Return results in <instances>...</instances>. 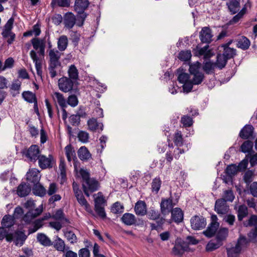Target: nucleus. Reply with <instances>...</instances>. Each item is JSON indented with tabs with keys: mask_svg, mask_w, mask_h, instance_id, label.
<instances>
[{
	"mask_svg": "<svg viewBox=\"0 0 257 257\" xmlns=\"http://www.w3.org/2000/svg\"><path fill=\"white\" fill-rule=\"evenodd\" d=\"M190 223L192 228L196 230L204 228L206 225L205 218L198 215H195L191 218Z\"/></svg>",
	"mask_w": 257,
	"mask_h": 257,
	"instance_id": "1a4fd4ad",
	"label": "nucleus"
},
{
	"mask_svg": "<svg viewBox=\"0 0 257 257\" xmlns=\"http://www.w3.org/2000/svg\"><path fill=\"white\" fill-rule=\"evenodd\" d=\"M123 206L119 202L113 203L111 207V211L115 214L122 213L123 211Z\"/></svg>",
	"mask_w": 257,
	"mask_h": 257,
	"instance_id": "603ef678",
	"label": "nucleus"
},
{
	"mask_svg": "<svg viewBox=\"0 0 257 257\" xmlns=\"http://www.w3.org/2000/svg\"><path fill=\"white\" fill-rule=\"evenodd\" d=\"M147 216L150 220L160 219V214L158 210L155 209L154 208H150L149 211L147 212Z\"/></svg>",
	"mask_w": 257,
	"mask_h": 257,
	"instance_id": "79ce46f5",
	"label": "nucleus"
},
{
	"mask_svg": "<svg viewBox=\"0 0 257 257\" xmlns=\"http://www.w3.org/2000/svg\"><path fill=\"white\" fill-rule=\"evenodd\" d=\"M52 218L55 220L61 221L63 224H68L69 223V220L65 217L62 209L57 210L55 213L52 215Z\"/></svg>",
	"mask_w": 257,
	"mask_h": 257,
	"instance_id": "bb28decb",
	"label": "nucleus"
},
{
	"mask_svg": "<svg viewBox=\"0 0 257 257\" xmlns=\"http://www.w3.org/2000/svg\"><path fill=\"white\" fill-rule=\"evenodd\" d=\"M60 52L55 49H51L49 52V56L50 58L49 65L55 66H60L61 63L59 61L60 58Z\"/></svg>",
	"mask_w": 257,
	"mask_h": 257,
	"instance_id": "2eb2a0df",
	"label": "nucleus"
},
{
	"mask_svg": "<svg viewBox=\"0 0 257 257\" xmlns=\"http://www.w3.org/2000/svg\"><path fill=\"white\" fill-rule=\"evenodd\" d=\"M94 206H105L106 201L103 194L101 192H99L93 195Z\"/></svg>",
	"mask_w": 257,
	"mask_h": 257,
	"instance_id": "c85d7f7f",
	"label": "nucleus"
},
{
	"mask_svg": "<svg viewBox=\"0 0 257 257\" xmlns=\"http://www.w3.org/2000/svg\"><path fill=\"white\" fill-rule=\"evenodd\" d=\"M58 49L60 51H64L68 46V39L66 36H61L58 39Z\"/></svg>",
	"mask_w": 257,
	"mask_h": 257,
	"instance_id": "72a5a7b5",
	"label": "nucleus"
},
{
	"mask_svg": "<svg viewBox=\"0 0 257 257\" xmlns=\"http://www.w3.org/2000/svg\"><path fill=\"white\" fill-rule=\"evenodd\" d=\"M161 212L165 214L173 207L172 199L169 198L167 199H162L160 204Z\"/></svg>",
	"mask_w": 257,
	"mask_h": 257,
	"instance_id": "a878e982",
	"label": "nucleus"
},
{
	"mask_svg": "<svg viewBox=\"0 0 257 257\" xmlns=\"http://www.w3.org/2000/svg\"><path fill=\"white\" fill-rule=\"evenodd\" d=\"M37 239L40 243L45 246H50L53 245L50 239L44 233H39L37 236Z\"/></svg>",
	"mask_w": 257,
	"mask_h": 257,
	"instance_id": "b1692460",
	"label": "nucleus"
},
{
	"mask_svg": "<svg viewBox=\"0 0 257 257\" xmlns=\"http://www.w3.org/2000/svg\"><path fill=\"white\" fill-rule=\"evenodd\" d=\"M33 213L32 211L29 210L23 217V220L25 221L26 224H29L31 221L35 217H33Z\"/></svg>",
	"mask_w": 257,
	"mask_h": 257,
	"instance_id": "338daca9",
	"label": "nucleus"
},
{
	"mask_svg": "<svg viewBox=\"0 0 257 257\" xmlns=\"http://www.w3.org/2000/svg\"><path fill=\"white\" fill-rule=\"evenodd\" d=\"M66 154L68 153L69 156H72L73 160V165L76 176L78 178L80 177V164L77 160L75 155V152L74 149L71 145L67 146L65 148Z\"/></svg>",
	"mask_w": 257,
	"mask_h": 257,
	"instance_id": "6e6552de",
	"label": "nucleus"
},
{
	"mask_svg": "<svg viewBox=\"0 0 257 257\" xmlns=\"http://www.w3.org/2000/svg\"><path fill=\"white\" fill-rule=\"evenodd\" d=\"M184 214L180 208H175L171 211L172 220L176 223H180L183 220Z\"/></svg>",
	"mask_w": 257,
	"mask_h": 257,
	"instance_id": "5701e85b",
	"label": "nucleus"
},
{
	"mask_svg": "<svg viewBox=\"0 0 257 257\" xmlns=\"http://www.w3.org/2000/svg\"><path fill=\"white\" fill-rule=\"evenodd\" d=\"M68 73L69 75L68 78L72 79L75 83L78 80L79 72L74 65H71L69 66L68 70Z\"/></svg>",
	"mask_w": 257,
	"mask_h": 257,
	"instance_id": "cd10ccee",
	"label": "nucleus"
},
{
	"mask_svg": "<svg viewBox=\"0 0 257 257\" xmlns=\"http://www.w3.org/2000/svg\"><path fill=\"white\" fill-rule=\"evenodd\" d=\"M16 237L14 242L16 245H20L22 246L24 243L25 241L27 238V235L23 231H18L16 232Z\"/></svg>",
	"mask_w": 257,
	"mask_h": 257,
	"instance_id": "f704fd0d",
	"label": "nucleus"
},
{
	"mask_svg": "<svg viewBox=\"0 0 257 257\" xmlns=\"http://www.w3.org/2000/svg\"><path fill=\"white\" fill-rule=\"evenodd\" d=\"M216 67L214 63L208 61L204 63L203 66V69L207 74L214 73V68Z\"/></svg>",
	"mask_w": 257,
	"mask_h": 257,
	"instance_id": "de8ad7c7",
	"label": "nucleus"
},
{
	"mask_svg": "<svg viewBox=\"0 0 257 257\" xmlns=\"http://www.w3.org/2000/svg\"><path fill=\"white\" fill-rule=\"evenodd\" d=\"M87 125L88 129L91 131H98L101 132L103 129V125L102 123H99L95 118H91L88 120Z\"/></svg>",
	"mask_w": 257,
	"mask_h": 257,
	"instance_id": "aec40b11",
	"label": "nucleus"
},
{
	"mask_svg": "<svg viewBox=\"0 0 257 257\" xmlns=\"http://www.w3.org/2000/svg\"><path fill=\"white\" fill-rule=\"evenodd\" d=\"M254 128L251 125H245L240 131L239 136L243 139H247L252 137L253 134Z\"/></svg>",
	"mask_w": 257,
	"mask_h": 257,
	"instance_id": "f3484780",
	"label": "nucleus"
},
{
	"mask_svg": "<svg viewBox=\"0 0 257 257\" xmlns=\"http://www.w3.org/2000/svg\"><path fill=\"white\" fill-rule=\"evenodd\" d=\"M178 80L179 83L183 84L184 92L188 93L192 90V85L190 75L187 73L180 72L178 76Z\"/></svg>",
	"mask_w": 257,
	"mask_h": 257,
	"instance_id": "423d86ee",
	"label": "nucleus"
},
{
	"mask_svg": "<svg viewBox=\"0 0 257 257\" xmlns=\"http://www.w3.org/2000/svg\"><path fill=\"white\" fill-rule=\"evenodd\" d=\"M105 206H94V209L97 214L102 219H105L106 214L104 210Z\"/></svg>",
	"mask_w": 257,
	"mask_h": 257,
	"instance_id": "4d7b16f0",
	"label": "nucleus"
},
{
	"mask_svg": "<svg viewBox=\"0 0 257 257\" xmlns=\"http://www.w3.org/2000/svg\"><path fill=\"white\" fill-rule=\"evenodd\" d=\"M22 96L26 101L29 103H34L37 100L35 94L29 91L23 92Z\"/></svg>",
	"mask_w": 257,
	"mask_h": 257,
	"instance_id": "c03bdc74",
	"label": "nucleus"
},
{
	"mask_svg": "<svg viewBox=\"0 0 257 257\" xmlns=\"http://www.w3.org/2000/svg\"><path fill=\"white\" fill-rule=\"evenodd\" d=\"M23 214L24 211L23 208L20 206H17L15 208L14 214L12 216L15 219H19L21 218Z\"/></svg>",
	"mask_w": 257,
	"mask_h": 257,
	"instance_id": "69168bd1",
	"label": "nucleus"
},
{
	"mask_svg": "<svg viewBox=\"0 0 257 257\" xmlns=\"http://www.w3.org/2000/svg\"><path fill=\"white\" fill-rule=\"evenodd\" d=\"M191 56L190 50L181 51L179 54L178 58L182 61H187L191 59Z\"/></svg>",
	"mask_w": 257,
	"mask_h": 257,
	"instance_id": "864d4df0",
	"label": "nucleus"
},
{
	"mask_svg": "<svg viewBox=\"0 0 257 257\" xmlns=\"http://www.w3.org/2000/svg\"><path fill=\"white\" fill-rule=\"evenodd\" d=\"M14 64V60L12 57L7 59L4 63L2 70H5L7 68H11L13 67Z\"/></svg>",
	"mask_w": 257,
	"mask_h": 257,
	"instance_id": "774afa93",
	"label": "nucleus"
},
{
	"mask_svg": "<svg viewBox=\"0 0 257 257\" xmlns=\"http://www.w3.org/2000/svg\"><path fill=\"white\" fill-rule=\"evenodd\" d=\"M65 237L71 243H74L77 241V237L76 235L71 231H66L64 233Z\"/></svg>",
	"mask_w": 257,
	"mask_h": 257,
	"instance_id": "052dcab7",
	"label": "nucleus"
},
{
	"mask_svg": "<svg viewBox=\"0 0 257 257\" xmlns=\"http://www.w3.org/2000/svg\"><path fill=\"white\" fill-rule=\"evenodd\" d=\"M189 246L185 243L176 244L172 248V252L174 255L181 256L184 251H189Z\"/></svg>",
	"mask_w": 257,
	"mask_h": 257,
	"instance_id": "dca6fc26",
	"label": "nucleus"
},
{
	"mask_svg": "<svg viewBox=\"0 0 257 257\" xmlns=\"http://www.w3.org/2000/svg\"><path fill=\"white\" fill-rule=\"evenodd\" d=\"M214 210L220 216H222L228 213L229 207L224 199H219L215 202Z\"/></svg>",
	"mask_w": 257,
	"mask_h": 257,
	"instance_id": "0eeeda50",
	"label": "nucleus"
},
{
	"mask_svg": "<svg viewBox=\"0 0 257 257\" xmlns=\"http://www.w3.org/2000/svg\"><path fill=\"white\" fill-rule=\"evenodd\" d=\"M43 224L40 219H37L34 222L33 226L30 227L28 230L29 234L35 232L38 229L42 227Z\"/></svg>",
	"mask_w": 257,
	"mask_h": 257,
	"instance_id": "6e6d98bb",
	"label": "nucleus"
},
{
	"mask_svg": "<svg viewBox=\"0 0 257 257\" xmlns=\"http://www.w3.org/2000/svg\"><path fill=\"white\" fill-rule=\"evenodd\" d=\"M200 39L202 43L209 44L212 41V35L211 29L207 27H203L200 32Z\"/></svg>",
	"mask_w": 257,
	"mask_h": 257,
	"instance_id": "4468645a",
	"label": "nucleus"
},
{
	"mask_svg": "<svg viewBox=\"0 0 257 257\" xmlns=\"http://www.w3.org/2000/svg\"><path fill=\"white\" fill-rule=\"evenodd\" d=\"M253 148V143L250 141H245L240 146V151L244 153H247L248 154L247 156H248L251 152H253L252 151Z\"/></svg>",
	"mask_w": 257,
	"mask_h": 257,
	"instance_id": "473e14b6",
	"label": "nucleus"
},
{
	"mask_svg": "<svg viewBox=\"0 0 257 257\" xmlns=\"http://www.w3.org/2000/svg\"><path fill=\"white\" fill-rule=\"evenodd\" d=\"M227 60H228L222 54H220L217 55L216 61L214 63L216 67L221 69L225 67Z\"/></svg>",
	"mask_w": 257,
	"mask_h": 257,
	"instance_id": "58836bf2",
	"label": "nucleus"
},
{
	"mask_svg": "<svg viewBox=\"0 0 257 257\" xmlns=\"http://www.w3.org/2000/svg\"><path fill=\"white\" fill-rule=\"evenodd\" d=\"M174 143L177 147H181L183 144V139L181 131H177L175 132L174 139Z\"/></svg>",
	"mask_w": 257,
	"mask_h": 257,
	"instance_id": "8fccbe9b",
	"label": "nucleus"
},
{
	"mask_svg": "<svg viewBox=\"0 0 257 257\" xmlns=\"http://www.w3.org/2000/svg\"><path fill=\"white\" fill-rule=\"evenodd\" d=\"M248 242L244 237H240L235 246L227 248V257H238L241 249L246 246Z\"/></svg>",
	"mask_w": 257,
	"mask_h": 257,
	"instance_id": "7ed1b4c3",
	"label": "nucleus"
},
{
	"mask_svg": "<svg viewBox=\"0 0 257 257\" xmlns=\"http://www.w3.org/2000/svg\"><path fill=\"white\" fill-rule=\"evenodd\" d=\"M15 219L10 215H5L2 220V224L6 228H10L14 224Z\"/></svg>",
	"mask_w": 257,
	"mask_h": 257,
	"instance_id": "c9c22d12",
	"label": "nucleus"
},
{
	"mask_svg": "<svg viewBox=\"0 0 257 257\" xmlns=\"http://www.w3.org/2000/svg\"><path fill=\"white\" fill-rule=\"evenodd\" d=\"M21 86V82L18 79L14 80L11 86L10 90L11 93L13 96L15 97L16 95L19 94V90H20Z\"/></svg>",
	"mask_w": 257,
	"mask_h": 257,
	"instance_id": "2f4dec72",
	"label": "nucleus"
},
{
	"mask_svg": "<svg viewBox=\"0 0 257 257\" xmlns=\"http://www.w3.org/2000/svg\"><path fill=\"white\" fill-rule=\"evenodd\" d=\"M237 210V217L239 221H241L243 218L248 215V209L245 205H239L238 208L235 207Z\"/></svg>",
	"mask_w": 257,
	"mask_h": 257,
	"instance_id": "c756f323",
	"label": "nucleus"
},
{
	"mask_svg": "<svg viewBox=\"0 0 257 257\" xmlns=\"http://www.w3.org/2000/svg\"><path fill=\"white\" fill-rule=\"evenodd\" d=\"M238 171V168L237 167V166L234 164L228 165L225 170V172L229 177L235 175Z\"/></svg>",
	"mask_w": 257,
	"mask_h": 257,
	"instance_id": "5fc2aeb1",
	"label": "nucleus"
},
{
	"mask_svg": "<svg viewBox=\"0 0 257 257\" xmlns=\"http://www.w3.org/2000/svg\"><path fill=\"white\" fill-rule=\"evenodd\" d=\"M70 124L74 127H77L80 122V113L77 112L75 114H72L69 119Z\"/></svg>",
	"mask_w": 257,
	"mask_h": 257,
	"instance_id": "a18cd8bd",
	"label": "nucleus"
},
{
	"mask_svg": "<svg viewBox=\"0 0 257 257\" xmlns=\"http://www.w3.org/2000/svg\"><path fill=\"white\" fill-rule=\"evenodd\" d=\"M81 178L83 181V192L87 197L90 196L91 193L99 189V182L95 178L90 177V173L88 170L81 169Z\"/></svg>",
	"mask_w": 257,
	"mask_h": 257,
	"instance_id": "f257e3e1",
	"label": "nucleus"
},
{
	"mask_svg": "<svg viewBox=\"0 0 257 257\" xmlns=\"http://www.w3.org/2000/svg\"><path fill=\"white\" fill-rule=\"evenodd\" d=\"M32 190L34 194L41 197H44L46 194V190L40 183L33 186Z\"/></svg>",
	"mask_w": 257,
	"mask_h": 257,
	"instance_id": "7c9ffc66",
	"label": "nucleus"
},
{
	"mask_svg": "<svg viewBox=\"0 0 257 257\" xmlns=\"http://www.w3.org/2000/svg\"><path fill=\"white\" fill-rule=\"evenodd\" d=\"M38 160L39 166L42 169L52 168V162L54 160L52 155H49L48 157L44 155H40Z\"/></svg>",
	"mask_w": 257,
	"mask_h": 257,
	"instance_id": "9b49d317",
	"label": "nucleus"
},
{
	"mask_svg": "<svg viewBox=\"0 0 257 257\" xmlns=\"http://www.w3.org/2000/svg\"><path fill=\"white\" fill-rule=\"evenodd\" d=\"M228 229L225 227L220 228L217 232L216 239L217 240L222 241L224 240L228 235Z\"/></svg>",
	"mask_w": 257,
	"mask_h": 257,
	"instance_id": "a19ab883",
	"label": "nucleus"
},
{
	"mask_svg": "<svg viewBox=\"0 0 257 257\" xmlns=\"http://www.w3.org/2000/svg\"><path fill=\"white\" fill-rule=\"evenodd\" d=\"M222 245V242L216 239V240H211L207 243L206 249L208 251H211L219 248Z\"/></svg>",
	"mask_w": 257,
	"mask_h": 257,
	"instance_id": "4c0bfd02",
	"label": "nucleus"
},
{
	"mask_svg": "<svg viewBox=\"0 0 257 257\" xmlns=\"http://www.w3.org/2000/svg\"><path fill=\"white\" fill-rule=\"evenodd\" d=\"M211 219V223L206 229L203 232V234L207 237H211L214 236L219 226V223L217 222L218 218L216 215H212Z\"/></svg>",
	"mask_w": 257,
	"mask_h": 257,
	"instance_id": "39448f33",
	"label": "nucleus"
},
{
	"mask_svg": "<svg viewBox=\"0 0 257 257\" xmlns=\"http://www.w3.org/2000/svg\"><path fill=\"white\" fill-rule=\"evenodd\" d=\"M31 43L35 50H38L41 48L42 46H45V41L44 39L40 40L37 38H34L31 40Z\"/></svg>",
	"mask_w": 257,
	"mask_h": 257,
	"instance_id": "09e8293b",
	"label": "nucleus"
},
{
	"mask_svg": "<svg viewBox=\"0 0 257 257\" xmlns=\"http://www.w3.org/2000/svg\"><path fill=\"white\" fill-rule=\"evenodd\" d=\"M181 123L185 127H189L193 124L192 118L188 115H184L181 118Z\"/></svg>",
	"mask_w": 257,
	"mask_h": 257,
	"instance_id": "680f3d73",
	"label": "nucleus"
},
{
	"mask_svg": "<svg viewBox=\"0 0 257 257\" xmlns=\"http://www.w3.org/2000/svg\"><path fill=\"white\" fill-rule=\"evenodd\" d=\"M91 159V154L88 149L85 146L81 147V161H88Z\"/></svg>",
	"mask_w": 257,
	"mask_h": 257,
	"instance_id": "3c124183",
	"label": "nucleus"
},
{
	"mask_svg": "<svg viewBox=\"0 0 257 257\" xmlns=\"http://www.w3.org/2000/svg\"><path fill=\"white\" fill-rule=\"evenodd\" d=\"M244 225L246 226H253L257 227V215H251L248 221L244 223Z\"/></svg>",
	"mask_w": 257,
	"mask_h": 257,
	"instance_id": "13d9d810",
	"label": "nucleus"
},
{
	"mask_svg": "<svg viewBox=\"0 0 257 257\" xmlns=\"http://www.w3.org/2000/svg\"><path fill=\"white\" fill-rule=\"evenodd\" d=\"M40 178V172L37 169H32L27 174V179L33 186L39 184Z\"/></svg>",
	"mask_w": 257,
	"mask_h": 257,
	"instance_id": "ddd939ff",
	"label": "nucleus"
},
{
	"mask_svg": "<svg viewBox=\"0 0 257 257\" xmlns=\"http://www.w3.org/2000/svg\"><path fill=\"white\" fill-rule=\"evenodd\" d=\"M236 50L229 47L223 48L222 55L227 59L233 58L236 55Z\"/></svg>",
	"mask_w": 257,
	"mask_h": 257,
	"instance_id": "ea45409f",
	"label": "nucleus"
},
{
	"mask_svg": "<svg viewBox=\"0 0 257 257\" xmlns=\"http://www.w3.org/2000/svg\"><path fill=\"white\" fill-rule=\"evenodd\" d=\"M136 214L140 216H144L147 214V205L144 201H138L135 206Z\"/></svg>",
	"mask_w": 257,
	"mask_h": 257,
	"instance_id": "6ab92c4d",
	"label": "nucleus"
},
{
	"mask_svg": "<svg viewBox=\"0 0 257 257\" xmlns=\"http://www.w3.org/2000/svg\"><path fill=\"white\" fill-rule=\"evenodd\" d=\"M65 26L69 29L72 28L76 23V18L72 13H66L64 18Z\"/></svg>",
	"mask_w": 257,
	"mask_h": 257,
	"instance_id": "4be33fe9",
	"label": "nucleus"
},
{
	"mask_svg": "<svg viewBox=\"0 0 257 257\" xmlns=\"http://www.w3.org/2000/svg\"><path fill=\"white\" fill-rule=\"evenodd\" d=\"M122 222L126 225L131 226L136 224L137 219L136 216L130 213H125L120 218Z\"/></svg>",
	"mask_w": 257,
	"mask_h": 257,
	"instance_id": "a211bd4d",
	"label": "nucleus"
},
{
	"mask_svg": "<svg viewBox=\"0 0 257 257\" xmlns=\"http://www.w3.org/2000/svg\"><path fill=\"white\" fill-rule=\"evenodd\" d=\"M201 66V63L198 61L189 65V72L192 76V78L191 79L192 87L194 85L201 84L204 79V75L200 70Z\"/></svg>",
	"mask_w": 257,
	"mask_h": 257,
	"instance_id": "f03ea898",
	"label": "nucleus"
},
{
	"mask_svg": "<svg viewBox=\"0 0 257 257\" xmlns=\"http://www.w3.org/2000/svg\"><path fill=\"white\" fill-rule=\"evenodd\" d=\"M40 153L39 147L36 145L31 146L29 149H24L22 153L28 158L31 162H35L39 158Z\"/></svg>",
	"mask_w": 257,
	"mask_h": 257,
	"instance_id": "20e7f679",
	"label": "nucleus"
},
{
	"mask_svg": "<svg viewBox=\"0 0 257 257\" xmlns=\"http://www.w3.org/2000/svg\"><path fill=\"white\" fill-rule=\"evenodd\" d=\"M226 5L229 11L234 14L239 11L240 8L239 0H229Z\"/></svg>",
	"mask_w": 257,
	"mask_h": 257,
	"instance_id": "393cba45",
	"label": "nucleus"
},
{
	"mask_svg": "<svg viewBox=\"0 0 257 257\" xmlns=\"http://www.w3.org/2000/svg\"><path fill=\"white\" fill-rule=\"evenodd\" d=\"M234 198L233 192L231 190H225L224 192V199L225 201L232 202Z\"/></svg>",
	"mask_w": 257,
	"mask_h": 257,
	"instance_id": "0e129e2a",
	"label": "nucleus"
},
{
	"mask_svg": "<svg viewBox=\"0 0 257 257\" xmlns=\"http://www.w3.org/2000/svg\"><path fill=\"white\" fill-rule=\"evenodd\" d=\"M55 95L57 98V101L59 105L62 108H65L66 107V101L63 95L59 92H55Z\"/></svg>",
	"mask_w": 257,
	"mask_h": 257,
	"instance_id": "bf43d9fd",
	"label": "nucleus"
},
{
	"mask_svg": "<svg viewBox=\"0 0 257 257\" xmlns=\"http://www.w3.org/2000/svg\"><path fill=\"white\" fill-rule=\"evenodd\" d=\"M31 188L25 182L21 183L18 187L17 194L21 197H23L29 195Z\"/></svg>",
	"mask_w": 257,
	"mask_h": 257,
	"instance_id": "412c9836",
	"label": "nucleus"
},
{
	"mask_svg": "<svg viewBox=\"0 0 257 257\" xmlns=\"http://www.w3.org/2000/svg\"><path fill=\"white\" fill-rule=\"evenodd\" d=\"M53 245L54 247L58 251H63L65 249V243L64 241L59 238L58 236H57L56 239L54 241L52 242Z\"/></svg>",
	"mask_w": 257,
	"mask_h": 257,
	"instance_id": "49530a36",
	"label": "nucleus"
},
{
	"mask_svg": "<svg viewBox=\"0 0 257 257\" xmlns=\"http://www.w3.org/2000/svg\"><path fill=\"white\" fill-rule=\"evenodd\" d=\"M223 221L228 223L229 225H233L235 220V217L231 214H226L223 215Z\"/></svg>",
	"mask_w": 257,
	"mask_h": 257,
	"instance_id": "e2e57ef3",
	"label": "nucleus"
},
{
	"mask_svg": "<svg viewBox=\"0 0 257 257\" xmlns=\"http://www.w3.org/2000/svg\"><path fill=\"white\" fill-rule=\"evenodd\" d=\"M74 82L67 77H63L58 80L59 89L64 92H67L72 89Z\"/></svg>",
	"mask_w": 257,
	"mask_h": 257,
	"instance_id": "9d476101",
	"label": "nucleus"
},
{
	"mask_svg": "<svg viewBox=\"0 0 257 257\" xmlns=\"http://www.w3.org/2000/svg\"><path fill=\"white\" fill-rule=\"evenodd\" d=\"M30 55L35 63L37 75L42 77L43 73L42 58H38V56L35 50H31L30 52Z\"/></svg>",
	"mask_w": 257,
	"mask_h": 257,
	"instance_id": "f8f14e48",
	"label": "nucleus"
},
{
	"mask_svg": "<svg viewBox=\"0 0 257 257\" xmlns=\"http://www.w3.org/2000/svg\"><path fill=\"white\" fill-rule=\"evenodd\" d=\"M162 184V181L159 177L154 178L152 182V191L157 194L160 190Z\"/></svg>",
	"mask_w": 257,
	"mask_h": 257,
	"instance_id": "37998d69",
	"label": "nucleus"
},
{
	"mask_svg": "<svg viewBox=\"0 0 257 257\" xmlns=\"http://www.w3.org/2000/svg\"><path fill=\"white\" fill-rule=\"evenodd\" d=\"M250 44V41L247 38L245 37H242L238 40L237 46L238 48L245 50L249 48Z\"/></svg>",
	"mask_w": 257,
	"mask_h": 257,
	"instance_id": "e433bc0d",
	"label": "nucleus"
}]
</instances>
